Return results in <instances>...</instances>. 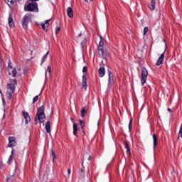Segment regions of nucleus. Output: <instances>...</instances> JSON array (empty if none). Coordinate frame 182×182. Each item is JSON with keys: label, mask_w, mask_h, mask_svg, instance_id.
<instances>
[{"label": "nucleus", "mask_w": 182, "mask_h": 182, "mask_svg": "<svg viewBox=\"0 0 182 182\" xmlns=\"http://www.w3.org/2000/svg\"><path fill=\"white\" fill-rule=\"evenodd\" d=\"M18 85L16 80H10V83L7 85V92H6V97L9 100L12 99V95L15 93V89Z\"/></svg>", "instance_id": "nucleus-1"}, {"label": "nucleus", "mask_w": 182, "mask_h": 182, "mask_svg": "<svg viewBox=\"0 0 182 182\" xmlns=\"http://www.w3.org/2000/svg\"><path fill=\"white\" fill-rule=\"evenodd\" d=\"M46 116L45 115V105H42L37 109L36 117L35 118L36 123H44Z\"/></svg>", "instance_id": "nucleus-2"}, {"label": "nucleus", "mask_w": 182, "mask_h": 182, "mask_svg": "<svg viewBox=\"0 0 182 182\" xmlns=\"http://www.w3.org/2000/svg\"><path fill=\"white\" fill-rule=\"evenodd\" d=\"M25 11H28V12H33V11H38V3L33 2L30 3L27 6L24 7Z\"/></svg>", "instance_id": "nucleus-3"}, {"label": "nucleus", "mask_w": 182, "mask_h": 182, "mask_svg": "<svg viewBox=\"0 0 182 182\" xmlns=\"http://www.w3.org/2000/svg\"><path fill=\"white\" fill-rule=\"evenodd\" d=\"M32 18V15L28 14H26L23 18L22 21V27L23 29H28V25L29 24V22H31V19Z\"/></svg>", "instance_id": "nucleus-4"}, {"label": "nucleus", "mask_w": 182, "mask_h": 182, "mask_svg": "<svg viewBox=\"0 0 182 182\" xmlns=\"http://www.w3.org/2000/svg\"><path fill=\"white\" fill-rule=\"evenodd\" d=\"M147 76H149V72L147 71V69H146V68H142L141 74V83L142 86H144V83H146L147 80Z\"/></svg>", "instance_id": "nucleus-5"}, {"label": "nucleus", "mask_w": 182, "mask_h": 182, "mask_svg": "<svg viewBox=\"0 0 182 182\" xmlns=\"http://www.w3.org/2000/svg\"><path fill=\"white\" fill-rule=\"evenodd\" d=\"M87 72V67L85 66L82 68V73H84L82 75V85L84 87L85 90H87V78H86V73Z\"/></svg>", "instance_id": "nucleus-6"}, {"label": "nucleus", "mask_w": 182, "mask_h": 182, "mask_svg": "<svg viewBox=\"0 0 182 182\" xmlns=\"http://www.w3.org/2000/svg\"><path fill=\"white\" fill-rule=\"evenodd\" d=\"M100 41L98 46V53L100 56H102L105 58L106 56V53H105V50H103V46H105V42L102 40V37H100Z\"/></svg>", "instance_id": "nucleus-7"}, {"label": "nucleus", "mask_w": 182, "mask_h": 182, "mask_svg": "<svg viewBox=\"0 0 182 182\" xmlns=\"http://www.w3.org/2000/svg\"><path fill=\"white\" fill-rule=\"evenodd\" d=\"M114 83V78L113 77V73L112 71L108 70V87H110Z\"/></svg>", "instance_id": "nucleus-8"}, {"label": "nucleus", "mask_w": 182, "mask_h": 182, "mask_svg": "<svg viewBox=\"0 0 182 182\" xmlns=\"http://www.w3.org/2000/svg\"><path fill=\"white\" fill-rule=\"evenodd\" d=\"M166 54V50L161 54L160 57L156 61V66H160V65H163V62L164 61V55Z\"/></svg>", "instance_id": "nucleus-9"}, {"label": "nucleus", "mask_w": 182, "mask_h": 182, "mask_svg": "<svg viewBox=\"0 0 182 182\" xmlns=\"http://www.w3.org/2000/svg\"><path fill=\"white\" fill-rule=\"evenodd\" d=\"M9 145L8 147H15L16 146V139L14 136H10L9 138Z\"/></svg>", "instance_id": "nucleus-10"}, {"label": "nucleus", "mask_w": 182, "mask_h": 182, "mask_svg": "<svg viewBox=\"0 0 182 182\" xmlns=\"http://www.w3.org/2000/svg\"><path fill=\"white\" fill-rule=\"evenodd\" d=\"M23 116L26 120V124H28V123L31 122V116H29V113L26 112H23Z\"/></svg>", "instance_id": "nucleus-11"}, {"label": "nucleus", "mask_w": 182, "mask_h": 182, "mask_svg": "<svg viewBox=\"0 0 182 182\" xmlns=\"http://www.w3.org/2000/svg\"><path fill=\"white\" fill-rule=\"evenodd\" d=\"M150 11H154L156 9V0H152L148 5Z\"/></svg>", "instance_id": "nucleus-12"}, {"label": "nucleus", "mask_w": 182, "mask_h": 182, "mask_svg": "<svg viewBox=\"0 0 182 182\" xmlns=\"http://www.w3.org/2000/svg\"><path fill=\"white\" fill-rule=\"evenodd\" d=\"M98 73H99L100 77H103V76L106 75V69H105V68L103 67L100 68L98 70Z\"/></svg>", "instance_id": "nucleus-13"}, {"label": "nucleus", "mask_w": 182, "mask_h": 182, "mask_svg": "<svg viewBox=\"0 0 182 182\" xmlns=\"http://www.w3.org/2000/svg\"><path fill=\"white\" fill-rule=\"evenodd\" d=\"M67 15L68 18H73V10L71 7L67 9Z\"/></svg>", "instance_id": "nucleus-14"}, {"label": "nucleus", "mask_w": 182, "mask_h": 182, "mask_svg": "<svg viewBox=\"0 0 182 182\" xmlns=\"http://www.w3.org/2000/svg\"><path fill=\"white\" fill-rule=\"evenodd\" d=\"M45 129H46V133H50V122L48 121L46 123Z\"/></svg>", "instance_id": "nucleus-15"}, {"label": "nucleus", "mask_w": 182, "mask_h": 182, "mask_svg": "<svg viewBox=\"0 0 182 182\" xmlns=\"http://www.w3.org/2000/svg\"><path fill=\"white\" fill-rule=\"evenodd\" d=\"M49 21H50V20H46L45 21V23H43L41 25L42 29H43V31H46V29H48V27L49 26Z\"/></svg>", "instance_id": "nucleus-16"}, {"label": "nucleus", "mask_w": 182, "mask_h": 182, "mask_svg": "<svg viewBox=\"0 0 182 182\" xmlns=\"http://www.w3.org/2000/svg\"><path fill=\"white\" fill-rule=\"evenodd\" d=\"M9 25L10 28H14V26H15V24L14 23V18H12V16H11V15H9Z\"/></svg>", "instance_id": "nucleus-17"}, {"label": "nucleus", "mask_w": 182, "mask_h": 182, "mask_svg": "<svg viewBox=\"0 0 182 182\" xmlns=\"http://www.w3.org/2000/svg\"><path fill=\"white\" fill-rule=\"evenodd\" d=\"M87 112V110L86 106L82 107V109H81V117H85L86 116Z\"/></svg>", "instance_id": "nucleus-18"}, {"label": "nucleus", "mask_w": 182, "mask_h": 182, "mask_svg": "<svg viewBox=\"0 0 182 182\" xmlns=\"http://www.w3.org/2000/svg\"><path fill=\"white\" fill-rule=\"evenodd\" d=\"M153 137V141H154V149H156L157 147V136H156L155 134L152 135Z\"/></svg>", "instance_id": "nucleus-19"}, {"label": "nucleus", "mask_w": 182, "mask_h": 182, "mask_svg": "<svg viewBox=\"0 0 182 182\" xmlns=\"http://www.w3.org/2000/svg\"><path fill=\"white\" fill-rule=\"evenodd\" d=\"M5 2L11 8V6H12V5H14V4H15V2H16V0H5Z\"/></svg>", "instance_id": "nucleus-20"}, {"label": "nucleus", "mask_w": 182, "mask_h": 182, "mask_svg": "<svg viewBox=\"0 0 182 182\" xmlns=\"http://www.w3.org/2000/svg\"><path fill=\"white\" fill-rule=\"evenodd\" d=\"M14 149H12V151H11V156H9V160H8V161H7V164H11V163H12V160H13V159H14Z\"/></svg>", "instance_id": "nucleus-21"}, {"label": "nucleus", "mask_w": 182, "mask_h": 182, "mask_svg": "<svg viewBox=\"0 0 182 182\" xmlns=\"http://www.w3.org/2000/svg\"><path fill=\"white\" fill-rule=\"evenodd\" d=\"M48 55H49V51H48V52L46 53V54L43 55V58H42V61H41V65H42L43 63H45V62H46V59H48Z\"/></svg>", "instance_id": "nucleus-22"}, {"label": "nucleus", "mask_w": 182, "mask_h": 182, "mask_svg": "<svg viewBox=\"0 0 182 182\" xmlns=\"http://www.w3.org/2000/svg\"><path fill=\"white\" fill-rule=\"evenodd\" d=\"M125 148L127 149V153L128 154H132V152H130V146H129V144L127 142H125Z\"/></svg>", "instance_id": "nucleus-23"}, {"label": "nucleus", "mask_w": 182, "mask_h": 182, "mask_svg": "<svg viewBox=\"0 0 182 182\" xmlns=\"http://www.w3.org/2000/svg\"><path fill=\"white\" fill-rule=\"evenodd\" d=\"M51 156L53 157V161H55V160H56V155L55 154V151H53V149H51Z\"/></svg>", "instance_id": "nucleus-24"}, {"label": "nucleus", "mask_w": 182, "mask_h": 182, "mask_svg": "<svg viewBox=\"0 0 182 182\" xmlns=\"http://www.w3.org/2000/svg\"><path fill=\"white\" fill-rule=\"evenodd\" d=\"M11 73H12L13 77H16V73H18V72L16 71V68H14L11 71Z\"/></svg>", "instance_id": "nucleus-25"}, {"label": "nucleus", "mask_w": 182, "mask_h": 182, "mask_svg": "<svg viewBox=\"0 0 182 182\" xmlns=\"http://www.w3.org/2000/svg\"><path fill=\"white\" fill-rule=\"evenodd\" d=\"M79 122H80V126H81V128L84 129V127H85V121H83L82 119H80Z\"/></svg>", "instance_id": "nucleus-26"}, {"label": "nucleus", "mask_w": 182, "mask_h": 182, "mask_svg": "<svg viewBox=\"0 0 182 182\" xmlns=\"http://www.w3.org/2000/svg\"><path fill=\"white\" fill-rule=\"evenodd\" d=\"M39 100V95H36L33 99V103H36Z\"/></svg>", "instance_id": "nucleus-27"}, {"label": "nucleus", "mask_w": 182, "mask_h": 182, "mask_svg": "<svg viewBox=\"0 0 182 182\" xmlns=\"http://www.w3.org/2000/svg\"><path fill=\"white\" fill-rule=\"evenodd\" d=\"M8 68L9 69H13V67H12V62H11V60H9L8 61Z\"/></svg>", "instance_id": "nucleus-28"}, {"label": "nucleus", "mask_w": 182, "mask_h": 182, "mask_svg": "<svg viewBox=\"0 0 182 182\" xmlns=\"http://www.w3.org/2000/svg\"><path fill=\"white\" fill-rule=\"evenodd\" d=\"M148 32H149V28L148 27H144V36L147 35Z\"/></svg>", "instance_id": "nucleus-29"}, {"label": "nucleus", "mask_w": 182, "mask_h": 182, "mask_svg": "<svg viewBox=\"0 0 182 182\" xmlns=\"http://www.w3.org/2000/svg\"><path fill=\"white\" fill-rule=\"evenodd\" d=\"M78 173L81 175V176H84L85 175V170L83 168L80 169L78 171Z\"/></svg>", "instance_id": "nucleus-30"}, {"label": "nucleus", "mask_w": 182, "mask_h": 182, "mask_svg": "<svg viewBox=\"0 0 182 182\" xmlns=\"http://www.w3.org/2000/svg\"><path fill=\"white\" fill-rule=\"evenodd\" d=\"M73 132H77V124L76 123L73 124Z\"/></svg>", "instance_id": "nucleus-31"}, {"label": "nucleus", "mask_w": 182, "mask_h": 182, "mask_svg": "<svg viewBox=\"0 0 182 182\" xmlns=\"http://www.w3.org/2000/svg\"><path fill=\"white\" fill-rule=\"evenodd\" d=\"M132 124H133V119H130L129 121V130H132Z\"/></svg>", "instance_id": "nucleus-32"}, {"label": "nucleus", "mask_w": 182, "mask_h": 182, "mask_svg": "<svg viewBox=\"0 0 182 182\" xmlns=\"http://www.w3.org/2000/svg\"><path fill=\"white\" fill-rule=\"evenodd\" d=\"M60 32V27H57L55 28V33L58 35Z\"/></svg>", "instance_id": "nucleus-33"}, {"label": "nucleus", "mask_w": 182, "mask_h": 182, "mask_svg": "<svg viewBox=\"0 0 182 182\" xmlns=\"http://www.w3.org/2000/svg\"><path fill=\"white\" fill-rule=\"evenodd\" d=\"M85 43H86V38H84L83 41L81 43V46H82V48H83V46H85Z\"/></svg>", "instance_id": "nucleus-34"}, {"label": "nucleus", "mask_w": 182, "mask_h": 182, "mask_svg": "<svg viewBox=\"0 0 182 182\" xmlns=\"http://www.w3.org/2000/svg\"><path fill=\"white\" fill-rule=\"evenodd\" d=\"M70 173H72V171L70 170V168H68V177L70 176Z\"/></svg>", "instance_id": "nucleus-35"}, {"label": "nucleus", "mask_w": 182, "mask_h": 182, "mask_svg": "<svg viewBox=\"0 0 182 182\" xmlns=\"http://www.w3.org/2000/svg\"><path fill=\"white\" fill-rule=\"evenodd\" d=\"M47 70L48 71L49 73H50V70H51L50 66H48L47 68Z\"/></svg>", "instance_id": "nucleus-36"}, {"label": "nucleus", "mask_w": 182, "mask_h": 182, "mask_svg": "<svg viewBox=\"0 0 182 182\" xmlns=\"http://www.w3.org/2000/svg\"><path fill=\"white\" fill-rule=\"evenodd\" d=\"M87 160H88L89 161H90V160H92V156H91L90 155H88Z\"/></svg>", "instance_id": "nucleus-37"}, {"label": "nucleus", "mask_w": 182, "mask_h": 182, "mask_svg": "<svg viewBox=\"0 0 182 182\" xmlns=\"http://www.w3.org/2000/svg\"><path fill=\"white\" fill-rule=\"evenodd\" d=\"M77 133V132H73L74 136H76Z\"/></svg>", "instance_id": "nucleus-38"}, {"label": "nucleus", "mask_w": 182, "mask_h": 182, "mask_svg": "<svg viewBox=\"0 0 182 182\" xmlns=\"http://www.w3.org/2000/svg\"><path fill=\"white\" fill-rule=\"evenodd\" d=\"M86 4H89V0H84Z\"/></svg>", "instance_id": "nucleus-39"}, {"label": "nucleus", "mask_w": 182, "mask_h": 182, "mask_svg": "<svg viewBox=\"0 0 182 182\" xmlns=\"http://www.w3.org/2000/svg\"><path fill=\"white\" fill-rule=\"evenodd\" d=\"M80 36H82V33H80L78 35V38H80Z\"/></svg>", "instance_id": "nucleus-40"}, {"label": "nucleus", "mask_w": 182, "mask_h": 182, "mask_svg": "<svg viewBox=\"0 0 182 182\" xmlns=\"http://www.w3.org/2000/svg\"><path fill=\"white\" fill-rule=\"evenodd\" d=\"M168 112H171V109L170 108H168Z\"/></svg>", "instance_id": "nucleus-41"}, {"label": "nucleus", "mask_w": 182, "mask_h": 182, "mask_svg": "<svg viewBox=\"0 0 182 182\" xmlns=\"http://www.w3.org/2000/svg\"><path fill=\"white\" fill-rule=\"evenodd\" d=\"M0 94L1 95V96H2V91L0 90Z\"/></svg>", "instance_id": "nucleus-42"}, {"label": "nucleus", "mask_w": 182, "mask_h": 182, "mask_svg": "<svg viewBox=\"0 0 182 182\" xmlns=\"http://www.w3.org/2000/svg\"><path fill=\"white\" fill-rule=\"evenodd\" d=\"M90 2H93V0H90Z\"/></svg>", "instance_id": "nucleus-43"}, {"label": "nucleus", "mask_w": 182, "mask_h": 182, "mask_svg": "<svg viewBox=\"0 0 182 182\" xmlns=\"http://www.w3.org/2000/svg\"><path fill=\"white\" fill-rule=\"evenodd\" d=\"M48 75V72H46V76Z\"/></svg>", "instance_id": "nucleus-44"}, {"label": "nucleus", "mask_w": 182, "mask_h": 182, "mask_svg": "<svg viewBox=\"0 0 182 182\" xmlns=\"http://www.w3.org/2000/svg\"><path fill=\"white\" fill-rule=\"evenodd\" d=\"M3 103H5V101H4V100H3Z\"/></svg>", "instance_id": "nucleus-45"}, {"label": "nucleus", "mask_w": 182, "mask_h": 182, "mask_svg": "<svg viewBox=\"0 0 182 182\" xmlns=\"http://www.w3.org/2000/svg\"><path fill=\"white\" fill-rule=\"evenodd\" d=\"M82 166H83V160H82Z\"/></svg>", "instance_id": "nucleus-46"}]
</instances>
